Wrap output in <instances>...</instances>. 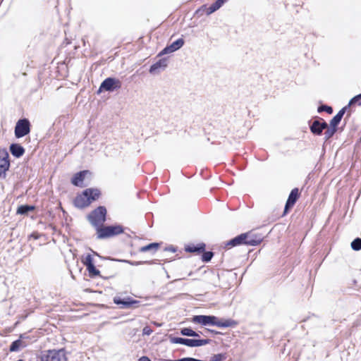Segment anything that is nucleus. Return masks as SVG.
Segmentation results:
<instances>
[{
    "mask_svg": "<svg viewBox=\"0 0 361 361\" xmlns=\"http://www.w3.org/2000/svg\"><path fill=\"white\" fill-rule=\"evenodd\" d=\"M159 247V244L158 243H151V244H149L146 246H144V247H142L140 248V251L142 252H147V251H149L152 249H154V250H157Z\"/></svg>",
    "mask_w": 361,
    "mask_h": 361,
    "instance_id": "nucleus-26",
    "label": "nucleus"
},
{
    "mask_svg": "<svg viewBox=\"0 0 361 361\" xmlns=\"http://www.w3.org/2000/svg\"><path fill=\"white\" fill-rule=\"evenodd\" d=\"M99 196L100 191L98 189L88 188L75 197L74 204L78 208H83L89 206L93 201L97 200Z\"/></svg>",
    "mask_w": 361,
    "mask_h": 361,
    "instance_id": "nucleus-2",
    "label": "nucleus"
},
{
    "mask_svg": "<svg viewBox=\"0 0 361 361\" xmlns=\"http://www.w3.org/2000/svg\"><path fill=\"white\" fill-rule=\"evenodd\" d=\"M184 44V41L182 39H178L173 42L170 46L166 47L164 48L161 52V54H170L172 52H174L175 51L179 49L180 47H183Z\"/></svg>",
    "mask_w": 361,
    "mask_h": 361,
    "instance_id": "nucleus-13",
    "label": "nucleus"
},
{
    "mask_svg": "<svg viewBox=\"0 0 361 361\" xmlns=\"http://www.w3.org/2000/svg\"><path fill=\"white\" fill-rule=\"evenodd\" d=\"M166 66L167 63L165 59L159 60L158 62L151 66L149 72L150 73H156L159 69H164Z\"/></svg>",
    "mask_w": 361,
    "mask_h": 361,
    "instance_id": "nucleus-18",
    "label": "nucleus"
},
{
    "mask_svg": "<svg viewBox=\"0 0 361 361\" xmlns=\"http://www.w3.org/2000/svg\"><path fill=\"white\" fill-rule=\"evenodd\" d=\"M30 122L27 119L19 120L15 128V135L20 138L30 133Z\"/></svg>",
    "mask_w": 361,
    "mask_h": 361,
    "instance_id": "nucleus-9",
    "label": "nucleus"
},
{
    "mask_svg": "<svg viewBox=\"0 0 361 361\" xmlns=\"http://www.w3.org/2000/svg\"><path fill=\"white\" fill-rule=\"evenodd\" d=\"M10 151L11 153L17 158L23 156L25 152L24 148L19 144H12L10 146Z\"/></svg>",
    "mask_w": 361,
    "mask_h": 361,
    "instance_id": "nucleus-17",
    "label": "nucleus"
},
{
    "mask_svg": "<svg viewBox=\"0 0 361 361\" xmlns=\"http://www.w3.org/2000/svg\"><path fill=\"white\" fill-rule=\"evenodd\" d=\"M106 210L104 207H99L94 210L88 216L90 223L94 226L99 227L106 219Z\"/></svg>",
    "mask_w": 361,
    "mask_h": 361,
    "instance_id": "nucleus-5",
    "label": "nucleus"
},
{
    "mask_svg": "<svg viewBox=\"0 0 361 361\" xmlns=\"http://www.w3.org/2000/svg\"><path fill=\"white\" fill-rule=\"evenodd\" d=\"M225 359V356L222 354L214 355L212 357V361H222Z\"/></svg>",
    "mask_w": 361,
    "mask_h": 361,
    "instance_id": "nucleus-30",
    "label": "nucleus"
},
{
    "mask_svg": "<svg viewBox=\"0 0 361 361\" xmlns=\"http://www.w3.org/2000/svg\"><path fill=\"white\" fill-rule=\"evenodd\" d=\"M223 5V4L219 1V0H217L215 3H214L213 4H212L207 9V15H210L212 14V13L215 12L216 11H217L219 8L221 7V6Z\"/></svg>",
    "mask_w": 361,
    "mask_h": 361,
    "instance_id": "nucleus-20",
    "label": "nucleus"
},
{
    "mask_svg": "<svg viewBox=\"0 0 361 361\" xmlns=\"http://www.w3.org/2000/svg\"><path fill=\"white\" fill-rule=\"evenodd\" d=\"M260 243V240H255L254 239L250 233H243L241 234L233 240H230L227 245L231 246H235L240 244H246V245H256Z\"/></svg>",
    "mask_w": 361,
    "mask_h": 361,
    "instance_id": "nucleus-6",
    "label": "nucleus"
},
{
    "mask_svg": "<svg viewBox=\"0 0 361 361\" xmlns=\"http://www.w3.org/2000/svg\"><path fill=\"white\" fill-rule=\"evenodd\" d=\"M212 256L213 254L211 252H204L202 255V259L204 262H209L212 259Z\"/></svg>",
    "mask_w": 361,
    "mask_h": 361,
    "instance_id": "nucleus-29",
    "label": "nucleus"
},
{
    "mask_svg": "<svg viewBox=\"0 0 361 361\" xmlns=\"http://www.w3.org/2000/svg\"><path fill=\"white\" fill-rule=\"evenodd\" d=\"M168 250H169V251H171V252H174L176 251V249H175V248H173V247H169V248H168Z\"/></svg>",
    "mask_w": 361,
    "mask_h": 361,
    "instance_id": "nucleus-36",
    "label": "nucleus"
},
{
    "mask_svg": "<svg viewBox=\"0 0 361 361\" xmlns=\"http://www.w3.org/2000/svg\"><path fill=\"white\" fill-rule=\"evenodd\" d=\"M9 155L6 149H0V177H5L10 167Z\"/></svg>",
    "mask_w": 361,
    "mask_h": 361,
    "instance_id": "nucleus-10",
    "label": "nucleus"
},
{
    "mask_svg": "<svg viewBox=\"0 0 361 361\" xmlns=\"http://www.w3.org/2000/svg\"><path fill=\"white\" fill-rule=\"evenodd\" d=\"M223 4L226 2L228 0H219Z\"/></svg>",
    "mask_w": 361,
    "mask_h": 361,
    "instance_id": "nucleus-37",
    "label": "nucleus"
},
{
    "mask_svg": "<svg viewBox=\"0 0 361 361\" xmlns=\"http://www.w3.org/2000/svg\"><path fill=\"white\" fill-rule=\"evenodd\" d=\"M361 99V94H358L355 97H354L353 98H352L349 102V105H351L357 102H358V100Z\"/></svg>",
    "mask_w": 361,
    "mask_h": 361,
    "instance_id": "nucleus-33",
    "label": "nucleus"
},
{
    "mask_svg": "<svg viewBox=\"0 0 361 361\" xmlns=\"http://www.w3.org/2000/svg\"><path fill=\"white\" fill-rule=\"evenodd\" d=\"M33 209V206L21 205L18 208L17 213L20 214H26L29 212L32 211Z\"/></svg>",
    "mask_w": 361,
    "mask_h": 361,
    "instance_id": "nucleus-21",
    "label": "nucleus"
},
{
    "mask_svg": "<svg viewBox=\"0 0 361 361\" xmlns=\"http://www.w3.org/2000/svg\"><path fill=\"white\" fill-rule=\"evenodd\" d=\"M87 269L90 273V274L92 276H98L99 274V271L96 269L94 264L87 267Z\"/></svg>",
    "mask_w": 361,
    "mask_h": 361,
    "instance_id": "nucleus-27",
    "label": "nucleus"
},
{
    "mask_svg": "<svg viewBox=\"0 0 361 361\" xmlns=\"http://www.w3.org/2000/svg\"><path fill=\"white\" fill-rule=\"evenodd\" d=\"M114 302L115 304H116L118 305H121V307L123 308L128 307L131 305L136 303V301L130 299L129 298H126V299H121L119 297H115L114 298Z\"/></svg>",
    "mask_w": 361,
    "mask_h": 361,
    "instance_id": "nucleus-16",
    "label": "nucleus"
},
{
    "mask_svg": "<svg viewBox=\"0 0 361 361\" xmlns=\"http://www.w3.org/2000/svg\"><path fill=\"white\" fill-rule=\"evenodd\" d=\"M345 113V108L342 109L330 121V126L336 128L340 123L343 114Z\"/></svg>",
    "mask_w": 361,
    "mask_h": 361,
    "instance_id": "nucleus-19",
    "label": "nucleus"
},
{
    "mask_svg": "<svg viewBox=\"0 0 361 361\" xmlns=\"http://www.w3.org/2000/svg\"><path fill=\"white\" fill-rule=\"evenodd\" d=\"M327 128V124L326 122L320 123L318 121H314L311 126V131L314 134L319 135L322 132V130Z\"/></svg>",
    "mask_w": 361,
    "mask_h": 361,
    "instance_id": "nucleus-15",
    "label": "nucleus"
},
{
    "mask_svg": "<svg viewBox=\"0 0 361 361\" xmlns=\"http://www.w3.org/2000/svg\"><path fill=\"white\" fill-rule=\"evenodd\" d=\"M327 130H326L324 135H325V138L326 140L329 139L331 136H333V135L336 133V128H334V127H332L330 126V127H328L327 126Z\"/></svg>",
    "mask_w": 361,
    "mask_h": 361,
    "instance_id": "nucleus-24",
    "label": "nucleus"
},
{
    "mask_svg": "<svg viewBox=\"0 0 361 361\" xmlns=\"http://www.w3.org/2000/svg\"><path fill=\"white\" fill-rule=\"evenodd\" d=\"M120 262H125V263H127V264H129L130 265H133V266H137V265H139L140 264V262H130V261H128V260H119Z\"/></svg>",
    "mask_w": 361,
    "mask_h": 361,
    "instance_id": "nucleus-34",
    "label": "nucleus"
},
{
    "mask_svg": "<svg viewBox=\"0 0 361 361\" xmlns=\"http://www.w3.org/2000/svg\"><path fill=\"white\" fill-rule=\"evenodd\" d=\"M123 230L121 226H110L98 227L97 228L98 238H110L123 233Z\"/></svg>",
    "mask_w": 361,
    "mask_h": 361,
    "instance_id": "nucleus-4",
    "label": "nucleus"
},
{
    "mask_svg": "<svg viewBox=\"0 0 361 361\" xmlns=\"http://www.w3.org/2000/svg\"><path fill=\"white\" fill-rule=\"evenodd\" d=\"M83 263L86 267L93 264V259L91 255H87L84 259Z\"/></svg>",
    "mask_w": 361,
    "mask_h": 361,
    "instance_id": "nucleus-28",
    "label": "nucleus"
},
{
    "mask_svg": "<svg viewBox=\"0 0 361 361\" xmlns=\"http://www.w3.org/2000/svg\"><path fill=\"white\" fill-rule=\"evenodd\" d=\"M170 341L172 343L182 344L188 347H199L209 343L208 339H191L176 337H170Z\"/></svg>",
    "mask_w": 361,
    "mask_h": 361,
    "instance_id": "nucleus-3",
    "label": "nucleus"
},
{
    "mask_svg": "<svg viewBox=\"0 0 361 361\" xmlns=\"http://www.w3.org/2000/svg\"><path fill=\"white\" fill-rule=\"evenodd\" d=\"M192 322L202 326L210 325L218 327H228L235 324V322L231 319H219L216 317L207 315L194 316L192 319Z\"/></svg>",
    "mask_w": 361,
    "mask_h": 361,
    "instance_id": "nucleus-1",
    "label": "nucleus"
},
{
    "mask_svg": "<svg viewBox=\"0 0 361 361\" xmlns=\"http://www.w3.org/2000/svg\"><path fill=\"white\" fill-rule=\"evenodd\" d=\"M299 197V191L298 188H294L290 192L288 200L286 202L284 213H287L288 210L291 208Z\"/></svg>",
    "mask_w": 361,
    "mask_h": 361,
    "instance_id": "nucleus-12",
    "label": "nucleus"
},
{
    "mask_svg": "<svg viewBox=\"0 0 361 361\" xmlns=\"http://www.w3.org/2000/svg\"><path fill=\"white\" fill-rule=\"evenodd\" d=\"M92 173L89 171H82L74 175L71 183L78 187H84L87 185L91 180Z\"/></svg>",
    "mask_w": 361,
    "mask_h": 361,
    "instance_id": "nucleus-8",
    "label": "nucleus"
},
{
    "mask_svg": "<svg viewBox=\"0 0 361 361\" xmlns=\"http://www.w3.org/2000/svg\"><path fill=\"white\" fill-rule=\"evenodd\" d=\"M318 111H326L328 113L331 114L332 112V109L330 106H322L319 107Z\"/></svg>",
    "mask_w": 361,
    "mask_h": 361,
    "instance_id": "nucleus-31",
    "label": "nucleus"
},
{
    "mask_svg": "<svg viewBox=\"0 0 361 361\" xmlns=\"http://www.w3.org/2000/svg\"><path fill=\"white\" fill-rule=\"evenodd\" d=\"M139 361H151V360L147 356H142L139 358Z\"/></svg>",
    "mask_w": 361,
    "mask_h": 361,
    "instance_id": "nucleus-35",
    "label": "nucleus"
},
{
    "mask_svg": "<svg viewBox=\"0 0 361 361\" xmlns=\"http://www.w3.org/2000/svg\"><path fill=\"white\" fill-rule=\"evenodd\" d=\"M351 247L354 250H360L361 249V239L356 238L351 243Z\"/></svg>",
    "mask_w": 361,
    "mask_h": 361,
    "instance_id": "nucleus-25",
    "label": "nucleus"
},
{
    "mask_svg": "<svg viewBox=\"0 0 361 361\" xmlns=\"http://www.w3.org/2000/svg\"><path fill=\"white\" fill-rule=\"evenodd\" d=\"M23 336H20V338L13 341L10 346L11 352H18L25 348L27 343L23 340Z\"/></svg>",
    "mask_w": 361,
    "mask_h": 361,
    "instance_id": "nucleus-14",
    "label": "nucleus"
},
{
    "mask_svg": "<svg viewBox=\"0 0 361 361\" xmlns=\"http://www.w3.org/2000/svg\"><path fill=\"white\" fill-rule=\"evenodd\" d=\"M180 334L186 336H198V334L190 328H183L180 330Z\"/></svg>",
    "mask_w": 361,
    "mask_h": 361,
    "instance_id": "nucleus-22",
    "label": "nucleus"
},
{
    "mask_svg": "<svg viewBox=\"0 0 361 361\" xmlns=\"http://www.w3.org/2000/svg\"><path fill=\"white\" fill-rule=\"evenodd\" d=\"M120 87L121 83L118 80L112 78H108L102 82L98 92L100 93L103 90L113 91L115 89L119 88Z\"/></svg>",
    "mask_w": 361,
    "mask_h": 361,
    "instance_id": "nucleus-11",
    "label": "nucleus"
},
{
    "mask_svg": "<svg viewBox=\"0 0 361 361\" xmlns=\"http://www.w3.org/2000/svg\"><path fill=\"white\" fill-rule=\"evenodd\" d=\"M204 249V244H200L197 246L192 245V246H188L186 248V250L190 252H195L197 251H202Z\"/></svg>",
    "mask_w": 361,
    "mask_h": 361,
    "instance_id": "nucleus-23",
    "label": "nucleus"
},
{
    "mask_svg": "<svg viewBox=\"0 0 361 361\" xmlns=\"http://www.w3.org/2000/svg\"><path fill=\"white\" fill-rule=\"evenodd\" d=\"M42 361H66L65 350L61 349L46 351L42 355Z\"/></svg>",
    "mask_w": 361,
    "mask_h": 361,
    "instance_id": "nucleus-7",
    "label": "nucleus"
},
{
    "mask_svg": "<svg viewBox=\"0 0 361 361\" xmlns=\"http://www.w3.org/2000/svg\"><path fill=\"white\" fill-rule=\"evenodd\" d=\"M152 333V330L149 326H145L142 330L143 335H150Z\"/></svg>",
    "mask_w": 361,
    "mask_h": 361,
    "instance_id": "nucleus-32",
    "label": "nucleus"
},
{
    "mask_svg": "<svg viewBox=\"0 0 361 361\" xmlns=\"http://www.w3.org/2000/svg\"><path fill=\"white\" fill-rule=\"evenodd\" d=\"M360 104H361V102L360 103Z\"/></svg>",
    "mask_w": 361,
    "mask_h": 361,
    "instance_id": "nucleus-38",
    "label": "nucleus"
}]
</instances>
